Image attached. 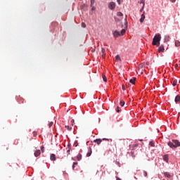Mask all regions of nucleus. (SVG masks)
<instances>
[{
  "label": "nucleus",
  "instance_id": "nucleus-5",
  "mask_svg": "<svg viewBox=\"0 0 180 180\" xmlns=\"http://www.w3.org/2000/svg\"><path fill=\"white\" fill-rule=\"evenodd\" d=\"M164 50H165V49L164 48V45H161L158 48V53H162V52H164Z\"/></svg>",
  "mask_w": 180,
  "mask_h": 180
},
{
  "label": "nucleus",
  "instance_id": "nucleus-3",
  "mask_svg": "<svg viewBox=\"0 0 180 180\" xmlns=\"http://www.w3.org/2000/svg\"><path fill=\"white\" fill-rule=\"evenodd\" d=\"M110 141V143H112V139H106V138H103V139H95L94 141V143H96L98 144V146H99V144H101V143H102V141Z\"/></svg>",
  "mask_w": 180,
  "mask_h": 180
},
{
  "label": "nucleus",
  "instance_id": "nucleus-34",
  "mask_svg": "<svg viewBox=\"0 0 180 180\" xmlns=\"http://www.w3.org/2000/svg\"><path fill=\"white\" fill-rule=\"evenodd\" d=\"M116 112H117V113H119V112H120V110L119 109V107H117Z\"/></svg>",
  "mask_w": 180,
  "mask_h": 180
},
{
  "label": "nucleus",
  "instance_id": "nucleus-35",
  "mask_svg": "<svg viewBox=\"0 0 180 180\" xmlns=\"http://www.w3.org/2000/svg\"><path fill=\"white\" fill-rule=\"evenodd\" d=\"M171 1V2H172L173 4L174 3V2H176V0H170Z\"/></svg>",
  "mask_w": 180,
  "mask_h": 180
},
{
  "label": "nucleus",
  "instance_id": "nucleus-47",
  "mask_svg": "<svg viewBox=\"0 0 180 180\" xmlns=\"http://www.w3.org/2000/svg\"><path fill=\"white\" fill-rule=\"evenodd\" d=\"M179 82H180V80H179Z\"/></svg>",
  "mask_w": 180,
  "mask_h": 180
},
{
  "label": "nucleus",
  "instance_id": "nucleus-42",
  "mask_svg": "<svg viewBox=\"0 0 180 180\" xmlns=\"http://www.w3.org/2000/svg\"><path fill=\"white\" fill-rule=\"evenodd\" d=\"M116 179H117V180H122V179H120V178H119V177H116Z\"/></svg>",
  "mask_w": 180,
  "mask_h": 180
},
{
  "label": "nucleus",
  "instance_id": "nucleus-30",
  "mask_svg": "<svg viewBox=\"0 0 180 180\" xmlns=\"http://www.w3.org/2000/svg\"><path fill=\"white\" fill-rule=\"evenodd\" d=\"M131 157H133L134 158V157H136V155H134V152L131 151Z\"/></svg>",
  "mask_w": 180,
  "mask_h": 180
},
{
  "label": "nucleus",
  "instance_id": "nucleus-26",
  "mask_svg": "<svg viewBox=\"0 0 180 180\" xmlns=\"http://www.w3.org/2000/svg\"><path fill=\"white\" fill-rule=\"evenodd\" d=\"M94 4H95V0H91V6H93Z\"/></svg>",
  "mask_w": 180,
  "mask_h": 180
},
{
  "label": "nucleus",
  "instance_id": "nucleus-11",
  "mask_svg": "<svg viewBox=\"0 0 180 180\" xmlns=\"http://www.w3.org/2000/svg\"><path fill=\"white\" fill-rule=\"evenodd\" d=\"M174 102H175L176 103H178V102H180V96H179V95H177V96L175 97Z\"/></svg>",
  "mask_w": 180,
  "mask_h": 180
},
{
  "label": "nucleus",
  "instance_id": "nucleus-38",
  "mask_svg": "<svg viewBox=\"0 0 180 180\" xmlns=\"http://www.w3.org/2000/svg\"><path fill=\"white\" fill-rule=\"evenodd\" d=\"M175 68H178V64L174 65Z\"/></svg>",
  "mask_w": 180,
  "mask_h": 180
},
{
  "label": "nucleus",
  "instance_id": "nucleus-29",
  "mask_svg": "<svg viewBox=\"0 0 180 180\" xmlns=\"http://www.w3.org/2000/svg\"><path fill=\"white\" fill-rule=\"evenodd\" d=\"M53 122H49V127H51V126H53Z\"/></svg>",
  "mask_w": 180,
  "mask_h": 180
},
{
  "label": "nucleus",
  "instance_id": "nucleus-13",
  "mask_svg": "<svg viewBox=\"0 0 180 180\" xmlns=\"http://www.w3.org/2000/svg\"><path fill=\"white\" fill-rule=\"evenodd\" d=\"M77 161H81V160H82V155H81L80 153H79L77 156Z\"/></svg>",
  "mask_w": 180,
  "mask_h": 180
},
{
  "label": "nucleus",
  "instance_id": "nucleus-4",
  "mask_svg": "<svg viewBox=\"0 0 180 180\" xmlns=\"http://www.w3.org/2000/svg\"><path fill=\"white\" fill-rule=\"evenodd\" d=\"M108 8L111 11L115 10V8H116V4H115V2H113V1L110 2L108 4Z\"/></svg>",
  "mask_w": 180,
  "mask_h": 180
},
{
  "label": "nucleus",
  "instance_id": "nucleus-46",
  "mask_svg": "<svg viewBox=\"0 0 180 180\" xmlns=\"http://www.w3.org/2000/svg\"><path fill=\"white\" fill-rule=\"evenodd\" d=\"M122 89H123V91H124V87L122 86Z\"/></svg>",
  "mask_w": 180,
  "mask_h": 180
},
{
  "label": "nucleus",
  "instance_id": "nucleus-25",
  "mask_svg": "<svg viewBox=\"0 0 180 180\" xmlns=\"http://www.w3.org/2000/svg\"><path fill=\"white\" fill-rule=\"evenodd\" d=\"M149 144H150V146H151V147H154V142H153V141H150V143H149Z\"/></svg>",
  "mask_w": 180,
  "mask_h": 180
},
{
  "label": "nucleus",
  "instance_id": "nucleus-1",
  "mask_svg": "<svg viewBox=\"0 0 180 180\" xmlns=\"http://www.w3.org/2000/svg\"><path fill=\"white\" fill-rule=\"evenodd\" d=\"M160 41H161V34H160V33H158L153 37L152 44L153 46H157V47H159Z\"/></svg>",
  "mask_w": 180,
  "mask_h": 180
},
{
  "label": "nucleus",
  "instance_id": "nucleus-22",
  "mask_svg": "<svg viewBox=\"0 0 180 180\" xmlns=\"http://www.w3.org/2000/svg\"><path fill=\"white\" fill-rule=\"evenodd\" d=\"M65 129H67V130H68L69 131H71V129H72V127H70V126H68V125H65Z\"/></svg>",
  "mask_w": 180,
  "mask_h": 180
},
{
  "label": "nucleus",
  "instance_id": "nucleus-15",
  "mask_svg": "<svg viewBox=\"0 0 180 180\" xmlns=\"http://www.w3.org/2000/svg\"><path fill=\"white\" fill-rule=\"evenodd\" d=\"M115 59H116V61H117V62L122 61V58H120V56H119V55H117L115 56Z\"/></svg>",
  "mask_w": 180,
  "mask_h": 180
},
{
  "label": "nucleus",
  "instance_id": "nucleus-32",
  "mask_svg": "<svg viewBox=\"0 0 180 180\" xmlns=\"http://www.w3.org/2000/svg\"><path fill=\"white\" fill-rule=\"evenodd\" d=\"M82 27H86V25L84 22L82 23Z\"/></svg>",
  "mask_w": 180,
  "mask_h": 180
},
{
  "label": "nucleus",
  "instance_id": "nucleus-2",
  "mask_svg": "<svg viewBox=\"0 0 180 180\" xmlns=\"http://www.w3.org/2000/svg\"><path fill=\"white\" fill-rule=\"evenodd\" d=\"M167 146H169L170 148H176L180 147V142L176 139H173L172 142L169 141L167 143Z\"/></svg>",
  "mask_w": 180,
  "mask_h": 180
},
{
  "label": "nucleus",
  "instance_id": "nucleus-27",
  "mask_svg": "<svg viewBox=\"0 0 180 180\" xmlns=\"http://www.w3.org/2000/svg\"><path fill=\"white\" fill-rule=\"evenodd\" d=\"M117 15V16H123V14L122 13V12H118Z\"/></svg>",
  "mask_w": 180,
  "mask_h": 180
},
{
  "label": "nucleus",
  "instance_id": "nucleus-24",
  "mask_svg": "<svg viewBox=\"0 0 180 180\" xmlns=\"http://www.w3.org/2000/svg\"><path fill=\"white\" fill-rule=\"evenodd\" d=\"M177 83H178V81L174 80V82H173V83H172L173 86H176V85Z\"/></svg>",
  "mask_w": 180,
  "mask_h": 180
},
{
  "label": "nucleus",
  "instance_id": "nucleus-19",
  "mask_svg": "<svg viewBox=\"0 0 180 180\" xmlns=\"http://www.w3.org/2000/svg\"><path fill=\"white\" fill-rule=\"evenodd\" d=\"M164 175L166 176V178H171V174H169L168 172H165Z\"/></svg>",
  "mask_w": 180,
  "mask_h": 180
},
{
  "label": "nucleus",
  "instance_id": "nucleus-37",
  "mask_svg": "<svg viewBox=\"0 0 180 180\" xmlns=\"http://www.w3.org/2000/svg\"><path fill=\"white\" fill-rule=\"evenodd\" d=\"M78 162H73V165H77Z\"/></svg>",
  "mask_w": 180,
  "mask_h": 180
},
{
  "label": "nucleus",
  "instance_id": "nucleus-23",
  "mask_svg": "<svg viewBox=\"0 0 180 180\" xmlns=\"http://www.w3.org/2000/svg\"><path fill=\"white\" fill-rule=\"evenodd\" d=\"M124 101L122 100L120 103V106H124Z\"/></svg>",
  "mask_w": 180,
  "mask_h": 180
},
{
  "label": "nucleus",
  "instance_id": "nucleus-36",
  "mask_svg": "<svg viewBox=\"0 0 180 180\" xmlns=\"http://www.w3.org/2000/svg\"><path fill=\"white\" fill-rule=\"evenodd\" d=\"M125 25H127V18H125Z\"/></svg>",
  "mask_w": 180,
  "mask_h": 180
},
{
  "label": "nucleus",
  "instance_id": "nucleus-7",
  "mask_svg": "<svg viewBox=\"0 0 180 180\" xmlns=\"http://www.w3.org/2000/svg\"><path fill=\"white\" fill-rule=\"evenodd\" d=\"M144 13H146V12H143V13L141 15V18L140 19L141 23H143V22H144V19H146V15Z\"/></svg>",
  "mask_w": 180,
  "mask_h": 180
},
{
  "label": "nucleus",
  "instance_id": "nucleus-33",
  "mask_svg": "<svg viewBox=\"0 0 180 180\" xmlns=\"http://www.w3.org/2000/svg\"><path fill=\"white\" fill-rule=\"evenodd\" d=\"M41 150L42 153H44V146H41Z\"/></svg>",
  "mask_w": 180,
  "mask_h": 180
},
{
  "label": "nucleus",
  "instance_id": "nucleus-44",
  "mask_svg": "<svg viewBox=\"0 0 180 180\" xmlns=\"http://www.w3.org/2000/svg\"><path fill=\"white\" fill-rule=\"evenodd\" d=\"M71 123H74V120H71Z\"/></svg>",
  "mask_w": 180,
  "mask_h": 180
},
{
  "label": "nucleus",
  "instance_id": "nucleus-20",
  "mask_svg": "<svg viewBox=\"0 0 180 180\" xmlns=\"http://www.w3.org/2000/svg\"><path fill=\"white\" fill-rule=\"evenodd\" d=\"M175 46H176V47H179V46H180V41H175Z\"/></svg>",
  "mask_w": 180,
  "mask_h": 180
},
{
  "label": "nucleus",
  "instance_id": "nucleus-9",
  "mask_svg": "<svg viewBox=\"0 0 180 180\" xmlns=\"http://www.w3.org/2000/svg\"><path fill=\"white\" fill-rule=\"evenodd\" d=\"M50 160L51 161H56V155L54 153L51 154Z\"/></svg>",
  "mask_w": 180,
  "mask_h": 180
},
{
  "label": "nucleus",
  "instance_id": "nucleus-39",
  "mask_svg": "<svg viewBox=\"0 0 180 180\" xmlns=\"http://www.w3.org/2000/svg\"><path fill=\"white\" fill-rule=\"evenodd\" d=\"M91 11H95V7H92Z\"/></svg>",
  "mask_w": 180,
  "mask_h": 180
},
{
  "label": "nucleus",
  "instance_id": "nucleus-14",
  "mask_svg": "<svg viewBox=\"0 0 180 180\" xmlns=\"http://www.w3.org/2000/svg\"><path fill=\"white\" fill-rule=\"evenodd\" d=\"M129 82H130L131 84H133V85H134V84H136V77H134L133 79H131L129 80Z\"/></svg>",
  "mask_w": 180,
  "mask_h": 180
},
{
  "label": "nucleus",
  "instance_id": "nucleus-17",
  "mask_svg": "<svg viewBox=\"0 0 180 180\" xmlns=\"http://www.w3.org/2000/svg\"><path fill=\"white\" fill-rule=\"evenodd\" d=\"M89 152L86 154V157H91V155L92 154V148H89Z\"/></svg>",
  "mask_w": 180,
  "mask_h": 180
},
{
  "label": "nucleus",
  "instance_id": "nucleus-8",
  "mask_svg": "<svg viewBox=\"0 0 180 180\" xmlns=\"http://www.w3.org/2000/svg\"><path fill=\"white\" fill-rule=\"evenodd\" d=\"M106 51L104 49V48H101V53H102V57L103 58H105V56H106Z\"/></svg>",
  "mask_w": 180,
  "mask_h": 180
},
{
  "label": "nucleus",
  "instance_id": "nucleus-28",
  "mask_svg": "<svg viewBox=\"0 0 180 180\" xmlns=\"http://www.w3.org/2000/svg\"><path fill=\"white\" fill-rule=\"evenodd\" d=\"M144 6H145V4L143 5L142 8L140 10V12H143V11H144Z\"/></svg>",
  "mask_w": 180,
  "mask_h": 180
},
{
  "label": "nucleus",
  "instance_id": "nucleus-16",
  "mask_svg": "<svg viewBox=\"0 0 180 180\" xmlns=\"http://www.w3.org/2000/svg\"><path fill=\"white\" fill-rule=\"evenodd\" d=\"M102 78H103L104 82H108V79L106 78V75H105V74L102 75Z\"/></svg>",
  "mask_w": 180,
  "mask_h": 180
},
{
  "label": "nucleus",
  "instance_id": "nucleus-6",
  "mask_svg": "<svg viewBox=\"0 0 180 180\" xmlns=\"http://www.w3.org/2000/svg\"><path fill=\"white\" fill-rule=\"evenodd\" d=\"M40 154H41V152L40 151V150H37L34 152V157H39Z\"/></svg>",
  "mask_w": 180,
  "mask_h": 180
},
{
  "label": "nucleus",
  "instance_id": "nucleus-10",
  "mask_svg": "<svg viewBox=\"0 0 180 180\" xmlns=\"http://www.w3.org/2000/svg\"><path fill=\"white\" fill-rule=\"evenodd\" d=\"M113 36L114 37H119V36H120V32H119L118 31H115L113 33Z\"/></svg>",
  "mask_w": 180,
  "mask_h": 180
},
{
  "label": "nucleus",
  "instance_id": "nucleus-18",
  "mask_svg": "<svg viewBox=\"0 0 180 180\" xmlns=\"http://www.w3.org/2000/svg\"><path fill=\"white\" fill-rule=\"evenodd\" d=\"M163 160L164 161H165L166 162H168V155H165L163 156Z\"/></svg>",
  "mask_w": 180,
  "mask_h": 180
},
{
  "label": "nucleus",
  "instance_id": "nucleus-41",
  "mask_svg": "<svg viewBox=\"0 0 180 180\" xmlns=\"http://www.w3.org/2000/svg\"><path fill=\"white\" fill-rule=\"evenodd\" d=\"M74 168H75V165H72V169H74Z\"/></svg>",
  "mask_w": 180,
  "mask_h": 180
},
{
  "label": "nucleus",
  "instance_id": "nucleus-21",
  "mask_svg": "<svg viewBox=\"0 0 180 180\" xmlns=\"http://www.w3.org/2000/svg\"><path fill=\"white\" fill-rule=\"evenodd\" d=\"M125 33H126V30L122 29V30H121V34H122V36L124 35Z\"/></svg>",
  "mask_w": 180,
  "mask_h": 180
},
{
  "label": "nucleus",
  "instance_id": "nucleus-31",
  "mask_svg": "<svg viewBox=\"0 0 180 180\" xmlns=\"http://www.w3.org/2000/svg\"><path fill=\"white\" fill-rule=\"evenodd\" d=\"M147 172L146 171H143V176L147 177Z\"/></svg>",
  "mask_w": 180,
  "mask_h": 180
},
{
  "label": "nucleus",
  "instance_id": "nucleus-43",
  "mask_svg": "<svg viewBox=\"0 0 180 180\" xmlns=\"http://www.w3.org/2000/svg\"><path fill=\"white\" fill-rule=\"evenodd\" d=\"M141 4H143V5H144V1L142 0V1H141Z\"/></svg>",
  "mask_w": 180,
  "mask_h": 180
},
{
  "label": "nucleus",
  "instance_id": "nucleus-40",
  "mask_svg": "<svg viewBox=\"0 0 180 180\" xmlns=\"http://www.w3.org/2000/svg\"><path fill=\"white\" fill-rule=\"evenodd\" d=\"M117 3L120 5V0H117Z\"/></svg>",
  "mask_w": 180,
  "mask_h": 180
},
{
  "label": "nucleus",
  "instance_id": "nucleus-12",
  "mask_svg": "<svg viewBox=\"0 0 180 180\" xmlns=\"http://www.w3.org/2000/svg\"><path fill=\"white\" fill-rule=\"evenodd\" d=\"M67 149H68L67 153H68V155H70V151H71V144L68 145Z\"/></svg>",
  "mask_w": 180,
  "mask_h": 180
},
{
  "label": "nucleus",
  "instance_id": "nucleus-45",
  "mask_svg": "<svg viewBox=\"0 0 180 180\" xmlns=\"http://www.w3.org/2000/svg\"><path fill=\"white\" fill-rule=\"evenodd\" d=\"M142 66H143V64L139 65V67H142Z\"/></svg>",
  "mask_w": 180,
  "mask_h": 180
}]
</instances>
